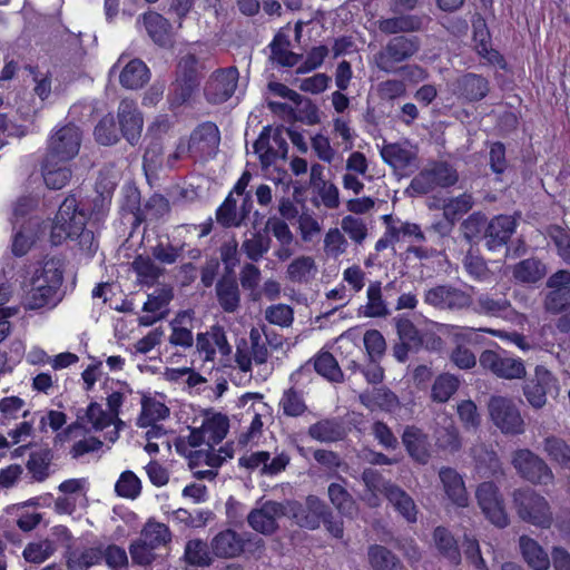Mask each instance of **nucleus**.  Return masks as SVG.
Masks as SVG:
<instances>
[{
  "label": "nucleus",
  "mask_w": 570,
  "mask_h": 570,
  "mask_svg": "<svg viewBox=\"0 0 570 570\" xmlns=\"http://www.w3.org/2000/svg\"><path fill=\"white\" fill-rule=\"evenodd\" d=\"M63 282V262L59 257L46 258L36 268L30 288L23 297L26 309L52 308L61 299V285Z\"/></svg>",
  "instance_id": "f257e3e1"
},
{
  "label": "nucleus",
  "mask_w": 570,
  "mask_h": 570,
  "mask_svg": "<svg viewBox=\"0 0 570 570\" xmlns=\"http://www.w3.org/2000/svg\"><path fill=\"white\" fill-rule=\"evenodd\" d=\"M519 518L535 527L548 529L553 517L548 500L531 488L517 489L512 494Z\"/></svg>",
  "instance_id": "f03ea898"
},
{
  "label": "nucleus",
  "mask_w": 570,
  "mask_h": 570,
  "mask_svg": "<svg viewBox=\"0 0 570 570\" xmlns=\"http://www.w3.org/2000/svg\"><path fill=\"white\" fill-rule=\"evenodd\" d=\"M420 49V41L416 37L397 36L392 38L384 48L374 55L375 66L391 73L396 70V65L406 61Z\"/></svg>",
  "instance_id": "7ed1b4c3"
},
{
  "label": "nucleus",
  "mask_w": 570,
  "mask_h": 570,
  "mask_svg": "<svg viewBox=\"0 0 570 570\" xmlns=\"http://www.w3.org/2000/svg\"><path fill=\"white\" fill-rule=\"evenodd\" d=\"M489 415L493 424L504 434H522L524 421L515 403L505 396L493 395L488 403Z\"/></svg>",
  "instance_id": "20e7f679"
},
{
  "label": "nucleus",
  "mask_w": 570,
  "mask_h": 570,
  "mask_svg": "<svg viewBox=\"0 0 570 570\" xmlns=\"http://www.w3.org/2000/svg\"><path fill=\"white\" fill-rule=\"evenodd\" d=\"M81 145V130L69 124L58 129L49 139L45 159L51 165L56 161L68 164L75 158Z\"/></svg>",
  "instance_id": "39448f33"
},
{
  "label": "nucleus",
  "mask_w": 570,
  "mask_h": 570,
  "mask_svg": "<svg viewBox=\"0 0 570 570\" xmlns=\"http://www.w3.org/2000/svg\"><path fill=\"white\" fill-rule=\"evenodd\" d=\"M512 465L527 481L548 485L553 483L554 474L547 462L528 449L517 450L512 458Z\"/></svg>",
  "instance_id": "423d86ee"
},
{
  "label": "nucleus",
  "mask_w": 570,
  "mask_h": 570,
  "mask_svg": "<svg viewBox=\"0 0 570 570\" xmlns=\"http://www.w3.org/2000/svg\"><path fill=\"white\" fill-rule=\"evenodd\" d=\"M479 362L484 370L500 379L519 380L527 374L523 361L508 355L505 351L485 350L481 353Z\"/></svg>",
  "instance_id": "0eeeda50"
},
{
  "label": "nucleus",
  "mask_w": 570,
  "mask_h": 570,
  "mask_svg": "<svg viewBox=\"0 0 570 570\" xmlns=\"http://www.w3.org/2000/svg\"><path fill=\"white\" fill-rule=\"evenodd\" d=\"M475 497L483 514L493 525L505 528L509 524L503 498L494 482H482L475 491Z\"/></svg>",
  "instance_id": "6e6552de"
},
{
  "label": "nucleus",
  "mask_w": 570,
  "mask_h": 570,
  "mask_svg": "<svg viewBox=\"0 0 570 570\" xmlns=\"http://www.w3.org/2000/svg\"><path fill=\"white\" fill-rule=\"evenodd\" d=\"M286 517L294 520L301 527L315 530L320 527L326 513L325 503L315 495H308L304 503L298 501H285Z\"/></svg>",
  "instance_id": "1a4fd4ad"
},
{
  "label": "nucleus",
  "mask_w": 570,
  "mask_h": 570,
  "mask_svg": "<svg viewBox=\"0 0 570 570\" xmlns=\"http://www.w3.org/2000/svg\"><path fill=\"white\" fill-rule=\"evenodd\" d=\"M424 303L438 309L458 312L472 305L471 295L453 285H438L424 293Z\"/></svg>",
  "instance_id": "9d476101"
},
{
  "label": "nucleus",
  "mask_w": 570,
  "mask_h": 570,
  "mask_svg": "<svg viewBox=\"0 0 570 570\" xmlns=\"http://www.w3.org/2000/svg\"><path fill=\"white\" fill-rule=\"evenodd\" d=\"M229 423L227 416L216 413L206 416L200 428L193 429L187 436V442L191 448L207 445L213 449L220 443L228 432Z\"/></svg>",
  "instance_id": "9b49d317"
},
{
  "label": "nucleus",
  "mask_w": 570,
  "mask_h": 570,
  "mask_svg": "<svg viewBox=\"0 0 570 570\" xmlns=\"http://www.w3.org/2000/svg\"><path fill=\"white\" fill-rule=\"evenodd\" d=\"M473 311L483 316L515 321L519 316L504 293H480L475 301L472 299Z\"/></svg>",
  "instance_id": "f8f14e48"
},
{
  "label": "nucleus",
  "mask_w": 570,
  "mask_h": 570,
  "mask_svg": "<svg viewBox=\"0 0 570 570\" xmlns=\"http://www.w3.org/2000/svg\"><path fill=\"white\" fill-rule=\"evenodd\" d=\"M238 77V70L235 67L215 71L205 87L207 100L212 104L227 101L236 90Z\"/></svg>",
  "instance_id": "ddd939ff"
},
{
  "label": "nucleus",
  "mask_w": 570,
  "mask_h": 570,
  "mask_svg": "<svg viewBox=\"0 0 570 570\" xmlns=\"http://www.w3.org/2000/svg\"><path fill=\"white\" fill-rule=\"evenodd\" d=\"M552 389H557V380L549 370L538 365L534 368L533 377L525 382L523 394L532 407L541 409L546 405L547 394Z\"/></svg>",
  "instance_id": "4468645a"
},
{
  "label": "nucleus",
  "mask_w": 570,
  "mask_h": 570,
  "mask_svg": "<svg viewBox=\"0 0 570 570\" xmlns=\"http://www.w3.org/2000/svg\"><path fill=\"white\" fill-rule=\"evenodd\" d=\"M219 141V130L213 122H204L199 125L190 135L187 146L180 142L175 153V159L179 158L185 151L204 155L214 149Z\"/></svg>",
  "instance_id": "2eb2a0df"
},
{
  "label": "nucleus",
  "mask_w": 570,
  "mask_h": 570,
  "mask_svg": "<svg viewBox=\"0 0 570 570\" xmlns=\"http://www.w3.org/2000/svg\"><path fill=\"white\" fill-rule=\"evenodd\" d=\"M250 347L237 346L236 351V363L240 371L249 372L252 370V363L264 364L267 362L269 352L266 346V338L263 337L262 330L252 328L249 333ZM246 345V343H244Z\"/></svg>",
  "instance_id": "dca6fc26"
},
{
  "label": "nucleus",
  "mask_w": 570,
  "mask_h": 570,
  "mask_svg": "<svg viewBox=\"0 0 570 570\" xmlns=\"http://www.w3.org/2000/svg\"><path fill=\"white\" fill-rule=\"evenodd\" d=\"M282 517H286L285 502L266 501L248 514L247 521L255 531L272 534L278 529L277 520Z\"/></svg>",
  "instance_id": "f3484780"
},
{
  "label": "nucleus",
  "mask_w": 570,
  "mask_h": 570,
  "mask_svg": "<svg viewBox=\"0 0 570 570\" xmlns=\"http://www.w3.org/2000/svg\"><path fill=\"white\" fill-rule=\"evenodd\" d=\"M118 120L122 137L130 145H136L142 130V116L137 102L128 98L122 99L118 107Z\"/></svg>",
  "instance_id": "a211bd4d"
},
{
  "label": "nucleus",
  "mask_w": 570,
  "mask_h": 570,
  "mask_svg": "<svg viewBox=\"0 0 570 570\" xmlns=\"http://www.w3.org/2000/svg\"><path fill=\"white\" fill-rule=\"evenodd\" d=\"M197 350L206 362H213L216 353H219L223 357H227L232 353V346L227 341L224 328L220 326H212L209 331L199 333Z\"/></svg>",
  "instance_id": "6ab92c4d"
},
{
  "label": "nucleus",
  "mask_w": 570,
  "mask_h": 570,
  "mask_svg": "<svg viewBox=\"0 0 570 570\" xmlns=\"http://www.w3.org/2000/svg\"><path fill=\"white\" fill-rule=\"evenodd\" d=\"M173 287L166 284L157 285L147 293L145 302V326L163 320L169 313V303L173 299Z\"/></svg>",
  "instance_id": "aec40b11"
},
{
  "label": "nucleus",
  "mask_w": 570,
  "mask_h": 570,
  "mask_svg": "<svg viewBox=\"0 0 570 570\" xmlns=\"http://www.w3.org/2000/svg\"><path fill=\"white\" fill-rule=\"evenodd\" d=\"M474 48L480 57L485 59L490 65L505 68V61L502 55L492 49L491 36L487 22L482 17H476L472 21Z\"/></svg>",
  "instance_id": "412c9836"
},
{
  "label": "nucleus",
  "mask_w": 570,
  "mask_h": 570,
  "mask_svg": "<svg viewBox=\"0 0 570 570\" xmlns=\"http://www.w3.org/2000/svg\"><path fill=\"white\" fill-rule=\"evenodd\" d=\"M517 223L513 217L499 215L490 220L485 229V246L489 250H497L504 246L515 230Z\"/></svg>",
  "instance_id": "4be33fe9"
},
{
  "label": "nucleus",
  "mask_w": 570,
  "mask_h": 570,
  "mask_svg": "<svg viewBox=\"0 0 570 570\" xmlns=\"http://www.w3.org/2000/svg\"><path fill=\"white\" fill-rule=\"evenodd\" d=\"M361 479L365 485V491L362 494V500L371 508H376L381 504V495L387 497L390 488L395 484L385 480L384 476L375 469L367 468L362 472Z\"/></svg>",
  "instance_id": "5701e85b"
},
{
  "label": "nucleus",
  "mask_w": 570,
  "mask_h": 570,
  "mask_svg": "<svg viewBox=\"0 0 570 570\" xmlns=\"http://www.w3.org/2000/svg\"><path fill=\"white\" fill-rule=\"evenodd\" d=\"M439 478L446 498L458 507H468L469 495L461 474L452 468H442L439 471Z\"/></svg>",
  "instance_id": "b1692460"
},
{
  "label": "nucleus",
  "mask_w": 570,
  "mask_h": 570,
  "mask_svg": "<svg viewBox=\"0 0 570 570\" xmlns=\"http://www.w3.org/2000/svg\"><path fill=\"white\" fill-rule=\"evenodd\" d=\"M382 159L397 170H404L415 161L416 154L407 142L384 144L380 150Z\"/></svg>",
  "instance_id": "393cba45"
},
{
  "label": "nucleus",
  "mask_w": 570,
  "mask_h": 570,
  "mask_svg": "<svg viewBox=\"0 0 570 570\" xmlns=\"http://www.w3.org/2000/svg\"><path fill=\"white\" fill-rule=\"evenodd\" d=\"M210 547L218 558H235L243 552L244 540L237 532L227 529L213 538Z\"/></svg>",
  "instance_id": "a878e982"
},
{
  "label": "nucleus",
  "mask_w": 570,
  "mask_h": 570,
  "mask_svg": "<svg viewBox=\"0 0 570 570\" xmlns=\"http://www.w3.org/2000/svg\"><path fill=\"white\" fill-rule=\"evenodd\" d=\"M424 17L417 14H401L383 18L377 21L379 30L385 35L420 31L424 24Z\"/></svg>",
  "instance_id": "bb28decb"
},
{
  "label": "nucleus",
  "mask_w": 570,
  "mask_h": 570,
  "mask_svg": "<svg viewBox=\"0 0 570 570\" xmlns=\"http://www.w3.org/2000/svg\"><path fill=\"white\" fill-rule=\"evenodd\" d=\"M315 259L308 255L295 257L286 268V278L294 284H309L317 275Z\"/></svg>",
  "instance_id": "cd10ccee"
},
{
  "label": "nucleus",
  "mask_w": 570,
  "mask_h": 570,
  "mask_svg": "<svg viewBox=\"0 0 570 570\" xmlns=\"http://www.w3.org/2000/svg\"><path fill=\"white\" fill-rule=\"evenodd\" d=\"M519 547L523 560L533 570H548L550 558L548 552L532 538L521 535Z\"/></svg>",
  "instance_id": "c85d7f7f"
},
{
  "label": "nucleus",
  "mask_w": 570,
  "mask_h": 570,
  "mask_svg": "<svg viewBox=\"0 0 570 570\" xmlns=\"http://www.w3.org/2000/svg\"><path fill=\"white\" fill-rule=\"evenodd\" d=\"M456 92L469 101H479L489 92V81L476 73H465L456 80Z\"/></svg>",
  "instance_id": "c756f323"
},
{
  "label": "nucleus",
  "mask_w": 570,
  "mask_h": 570,
  "mask_svg": "<svg viewBox=\"0 0 570 570\" xmlns=\"http://www.w3.org/2000/svg\"><path fill=\"white\" fill-rule=\"evenodd\" d=\"M101 543L83 549H73L67 552V567L69 570H88L102 561Z\"/></svg>",
  "instance_id": "7c9ffc66"
},
{
  "label": "nucleus",
  "mask_w": 570,
  "mask_h": 570,
  "mask_svg": "<svg viewBox=\"0 0 570 570\" xmlns=\"http://www.w3.org/2000/svg\"><path fill=\"white\" fill-rule=\"evenodd\" d=\"M366 299V304L361 307L363 316L375 318L390 315L387 303L383 298L382 283L380 281H374L368 284Z\"/></svg>",
  "instance_id": "2f4dec72"
},
{
  "label": "nucleus",
  "mask_w": 570,
  "mask_h": 570,
  "mask_svg": "<svg viewBox=\"0 0 570 570\" xmlns=\"http://www.w3.org/2000/svg\"><path fill=\"white\" fill-rule=\"evenodd\" d=\"M247 407L246 412L248 414H253L250 425L248 429V433L244 436L245 440H240V442H247L249 438H253L261 433L263 428V421L261 416V409H264L266 404L263 402V395L258 393H246L242 395L238 400V406Z\"/></svg>",
  "instance_id": "473e14b6"
},
{
  "label": "nucleus",
  "mask_w": 570,
  "mask_h": 570,
  "mask_svg": "<svg viewBox=\"0 0 570 570\" xmlns=\"http://www.w3.org/2000/svg\"><path fill=\"white\" fill-rule=\"evenodd\" d=\"M547 274L546 265L537 258H527L512 267V277L521 284H534Z\"/></svg>",
  "instance_id": "72a5a7b5"
},
{
  "label": "nucleus",
  "mask_w": 570,
  "mask_h": 570,
  "mask_svg": "<svg viewBox=\"0 0 570 570\" xmlns=\"http://www.w3.org/2000/svg\"><path fill=\"white\" fill-rule=\"evenodd\" d=\"M141 195L137 186L127 184L124 187V202L121 205L122 217L129 218L132 232L142 223V212L140 209Z\"/></svg>",
  "instance_id": "f704fd0d"
},
{
  "label": "nucleus",
  "mask_w": 570,
  "mask_h": 570,
  "mask_svg": "<svg viewBox=\"0 0 570 570\" xmlns=\"http://www.w3.org/2000/svg\"><path fill=\"white\" fill-rule=\"evenodd\" d=\"M216 294L222 308L232 313L239 306V288L233 275H225L216 285Z\"/></svg>",
  "instance_id": "c9c22d12"
},
{
  "label": "nucleus",
  "mask_w": 570,
  "mask_h": 570,
  "mask_svg": "<svg viewBox=\"0 0 570 570\" xmlns=\"http://www.w3.org/2000/svg\"><path fill=\"white\" fill-rule=\"evenodd\" d=\"M308 435L322 443H332L344 438V429L335 419H325L309 425Z\"/></svg>",
  "instance_id": "e433bc0d"
},
{
  "label": "nucleus",
  "mask_w": 570,
  "mask_h": 570,
  "mask_svg": "<svg viewBox=\"0 0 570 570\" xmlns=\"http://www.w3.org/2000/svg\"><path fill=\"white\" fill-rule=\"evenodd\" d=\"M403 443L409 454L420 463H426L429 460L428 441L425 434L420 429L409 426L405 429Z\"/></svg>",
  "instance_id": "4c0bfd02"
},
{
  "label": "nucleus",
  "mask_w": 570,
  "mask_h": 570,
  "mask_svg": "<svg viewBox=\"0 0 570 570\" xmlns=\"http://www.w3.org/2000/svg\"><path fill=\"white\" fill-rule=\"evenodd\" d=\"M53 460V452L49 448L31 452L26 468L37 482H42L50 475V464Z\"/></svg>",
  "instance_id": "58836bf2"
},
{
  "label": "nucleus",
  "mask_w": 570,
  "mask_h": 570,
  "mask_svg": "<svg viewBox=\"0 0 570 570\" xmlns=\"http://www.w3.org/2000/svg\"><path fill=\"white\" fill-rule=\"evenodd\" d=\"M80 207H82L81 200L78 202L75 195H70L60 205L55 219L79 229L81 225H86V214L80 210Z\"/></svg>",
  "instance_id": "ea45409f"
},
{
  "label": "nucleus",
  "mask_w": 570,
  "mask_h": 570,
  "mask_svg": "<svg viewBox=\"0 0 570 570\" xmlns=\"http://www.w3.org/2000/svg\"><path fill=\"white\" fill-rule=\"evenodd\" d=\"M387 501L394 507V509L407 521L416 522L417 509L413 499L401 488L394 485L389 489Z\"/></svg>",
  "instance_id": "a19ab883"
},
{
  "label": "nucleus",
  "mask_w": 570,
  "mask_h": 570,
  "mask_svg": "<svg viewBox=\"0 0 570 570\" xmlns=\"http://www.w3.org/2000/svg\"><path fill=\"white\" fill-rule=\"evenodd\" d=\"M361 403L374 411L376 409L383 411H392L397 405L396 395L386 389H373L360 395Z\"/></svg>",
  "instance_id": "79ce46f5"
},
{
  "label": "nucleus",
  "mask_w": 570,
  "mask_h": 570,
  "mask_svg": "<svg viewBox=\"0 0 570 570\" xmlns=\"http://www.w3.org/2000/svg\"><path fill=\"white\" fill-rule=\"evenodd\" d=\"M542 450L546 455L561 468L570 469V444L556 435L544 438Z\"/></svg>",
  "instance_id": "37998d69"
},
{
  "label": "nucleus",
  "mask_w": 570,
  "mask_h": 570,
  "mask_svg": "<svg viewBox=\"0 0 570 570\" xmlns=\"http://www.w3.org/2000/svg\"><path fill=\"white\" fill-rule=\"evenodd\" d=\"M42 175L45 183L50 189H61L71 178V169L62 161L52 163L51 166L47 159L42 161Z\"/></svg>",
  "instance_id": "c03bdc74"
},
{
  "label": "nucleus",
  "mask_w": 570,
  "mask_h": 570,
  "mask_svg": "<svg viewBox=\"0 0 570 570\" xmlns=\"http://www.w3.org/2000/svg\"><path fill=\"white\" fill-rule=\"evenodd\" d=\"M170 541V531L164 523L149 520L145 524V550L147 548L156 549L165 547ZM151 561V558L145 551V566Z\"/></svg>",
  "instance_id": "a18cd8bd"
},
{
  "label": "nucleus",
  "mask_w": 570,
  "mask_h": 570,
  "mask_svg": "<svg viewBox=\"0 0 570 570\" xmlns=\"http://www.w3.org/2000/svg\"><path fill=\"white\" fill-rule=\"evenodd\" d=\"M168 21L156 12H145V29L155 43L165 47L170 43Z\"/></svg>",
  "instance_id": "49530a36"
},
{
  "label": "nucleus",
  "mask_w": 570,
  "mask_h": 570,
  "mask_svg": "<svg viewBox=\"0 0 570 570\" xmlns=\"http://www.w3.org/2000/svg\"><path fill=\"white\" fill-rule=\"evenodd\" d=\"M435 439L440 448L456 451L461 446L459 430L451 417H443L435 429Z\"/></svg>",
  "instance_id": "de8ad7c7"
},
{
  "label": "nucleus",
  "mask_w": 570,
  "mask_h": 570,
  "mask_svg": "<svg viewBox=\"0 0 570 570\" xmlns=\"http://www.w3.org/2000/svg\"><path fill=\"white\" fill-rule=\"evenodd\" d=\"M368 561L373 570H405L395 554L379 544L368 548Z\"/></svg>",
  "instance_id": "09e8293b"
},
{
  "label": "nucleus",
  "mask_w": 570,
  "mask_h": 570,
  "mask_svg": "<svg viewBox=\"0 0 570 570\" xmlns=\"http://www.w3.org/2000/svg\"><path fill=\"white\" fill-rule=\"evenodd\" d=\"M312 366L314 372L331 382L338 383L343 381V372L337 361L330 352H322L316 355L312 362Z\"/></svg>",
  "instance_id": "8fccbe9b"
},
{
  "label": "nucleus",
  "mask_w": 570,
  "mask_h": 570,
  "mask_svg": "<svg viewBox=\"0 0 570 570\" xmlns=\"http://www.w3.org/2000/svg\"><path fill=\"white\" fill-rule=\"evenodd\" d=\"M95 140L101 146H112L119 141V129L112 114L105 115L94 129Z\"/></svg>",
  "instance_id": "3c124183"
},
{
  "label": "nucleus",
  "mask_w": 570,
  "mask_h": 570,
  "mask_svg": "<svg viewBox=\"0 0 570 570\" xmlns=\"http://www.w3.org/2000/svg\"><path fill=\"white\" fill-rule=\"evenodd\" d=\"M197 67L198 61L197 58L188 53L184 57H181L178 67H177V81L183 82V90L186 91V94H183V96L189 95L190 90L196 86L197 82Z\"/></svg>",
  "instance_id": "603ef678"
},
{
  "label": "nucleus",
  "mask_w": 570,
  "mask_h": 570,
  "mask_svg": "<svg viewBox=\"0 0 570 570\" xmlns=\"http://www.w3.org/2000/svg\"><path fill=\"white\" fill-rule=\"evenodd\" d=\"M460 386L459 379L450 373L439 375L431 390L433 401L444 403L458 391Z\"/></svg>",
  "instance_id": "864d4df0"
},
{
  "label": "nucleus",
  "mask_w": 570,
  "mask_h": 570,
  "mask_svg": "<svg viewBox=\"0 0 570 570\" xmlns=\"http://www.w3.org/2000/svg\"><path fill=\"white\" fill-rule=\"evenodd\" d=\"M279 407L284 415L291 417L301 416L307 410L302 392L297 391V387L294 386H291L283 392L279 400Z\"/></svg>",
  "instance_id": "5fc2aeb1"
},
{
  "label": "nucleus",
  "mask_w": 570,
  "mask_h": 570,
  "mask_svg": "<svg viewBox=\"0 0 570 570\" xmlns=\"http://www.w3.org/2000/svg\"><path fill=\"white\" fill-rule=\"evenodd\" d=\"M386 224L390 225V234L401 240L402 238H411L416 242H424L425 236L417 224L402 222L400 219L394 220L391 216L384 217Z\"/></svg>",
  "instance_id": "6e6d98bb"
},
{
  "label": "nucleus",
  "mask_w": 570,
  "mask_h": 570,
  "mask_svg": "<svg viewBox=\"0 0 570 570\" xmlns=\"http://www.w3.org/2000/svg\"><path fill=\"white\" fill-rule=\"evenodd\" d=\"M439 551L452 563L458 564L461 556L456 541L452 534L443 527H438L433 534Z\"/></svg>",
  "instance_id": "4d7b16f0"
},
{
  "label": "nucleus",
  "mask_w": 570,
  "mask_h": 570,
  "mask_svg": "<svg viewBox=\"0 0 570 570\" xmlns=\"http://www.w3.org/2000/svg\"><path fill=\"white\" fill-rule=\"evenodd\" d=\"M245 218L246 214L237 212L236 200L233 198L232 193L216 210L217 223L223 227H237Z\"/></svg>",
  "instance_id": "13d9d810"
},
{
  "label": "nucleus",
  "mask_w": 570,
  "mask_h": 570,
  "mask_svg": "<svg viewBox=\"0 0 570 570\" xmlns=\"http://www.w3.org/2000/svg\"><path fill=\"white\" fill-rule=\"evenodd\" d=\"M474 200L471 194H462L450 198L443 206V215L450 223H455L473 207Z\"/></svg>",
  "instance_id": "bf43d9fd"
},
{
  "label": "nucleus",
  "mask_w": 570,
  "mask_h": 570,
  "mask_svg": "<svg viewBox=\"0 0 570 570\" xmlns=\"http://www.w3.org/2000/svg\"><path fill=\"white\" fill-rule=\"evenodd\" d=\"M395 326L401 342L414 350H419L422 346V332L416 328L411 320L405 316H397L395 318Z\"/></svg>",
  "instance_id": "052dcab7"
},
{
  "label": "nucleus",
  "mask_w": 570,
  "mask_h": 570,
  "mask_svg": "<svg viewBox=\"0 0 570 570\" xmlns=\"http://www.w3.org/2000/svg\"><path fill=\"white\" fill-rule=\"evenodd\" d=\"M184 558L191 566L206 567L210 564V557L206 542L193 539L186 543Z\"/></svg>",
  "instance_id": "680f3d73"
},
{
  "label": "nucleus",
  "mask_w": 570,
  "mask_h": 570,
  "mask_svg": "<svg viewBox=\"0 0 570 570\" xmlns=\"http://www.w3.org/2000/svg\"><path fill=\"white\" fill-rule=\"evenodd\" d=\"M119 82L126 89L142 87V60L134 58L126 63L119 75Z\"/></svg>",
  "instance_id": "e2e57ef3"
},
{
  "label": "nucleus",
  "mask_w": 570,
  "mask_h": 570,
  "mask_svg": "<svg viewBox=\"0 0 570 570\" xmlns=\"http://www.w3.org/2000/svg\"><path fill=\"white\" fill-rule=\"evenodd\" d=\"M327 492L331 502L342 514L352 515L355 512L354 500L343 485L331 483Z\"/></svg>",
  "instance_id": "0e129e2a"
},
{
  "label": "nucleus",
  "mask_w": 570,
  "mask_h": 570,
  "mask_svg": "<svg viewBox=\"0 0 570 570\" xmlns=\"http://www.w3.org/2000/svg\"><path fill=\"white\" fill-rule=\"evenodd\" d=\"M168 416L169 409L163 400L145 395V429L159 425L157 422Z\"/></svg>",
  "instance_id": "69168bd1"
},
{
  "label": "nucleus",
  "mask_w": 570,
  "mask_h": 570,
  "mask_svg": "<svg viewBox=\"0 0 570 570\" xmlns=\"http://www.w3.org/2000/svg\"><path fill=\"white\" fill-rule=\"evenodd\" d=\"M141 490V481L132 471H125L120 474L115 484V492L118 497L135 499Z\"/></svg>",
  "instance_id": "338daca9"
},
{
  "label": "nucleus",
  "mask_w": 570,
  "mask_h": 570,
  "mask_svg": "<svg viewBox=\"0 0 570 570\" xmlns=\"http://www.w3.org/2000/svg\"><path fill=\"white\" fill-rule=\"evenodd\" d=\"M458 416L468 431H476L481 424V415L472 400H463L456 405Z\"/></svg>",
  "instance_id": "774afa93"
}]
</instances>
